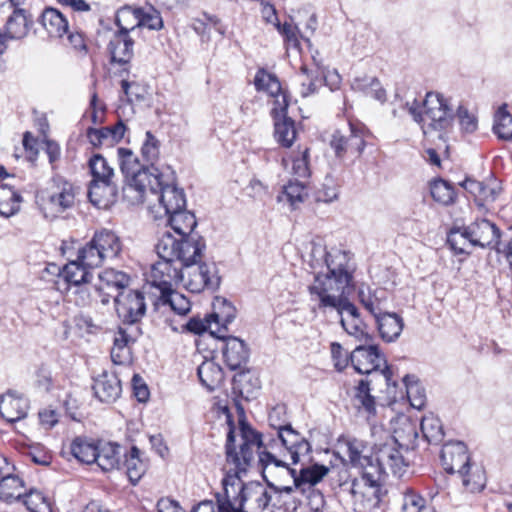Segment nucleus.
Returning a JSON list of instances; mask_svg holds the SVG:
<instances>
[{
    "mask_svg": "<svg viewBox=\"0 0 512 512\" xmlns=\"http://www.w3.org/2000/svg\"><path fill=\"white\" fill-rule=\"evenodd\" d=\"M205 248L204 239L198 235L176 238L169 231L163 232L155 245L160 260L152 266L151 277L168 286L171 281L183 280L182 269L201 261Z\"/></svg>",
    "mask_w": 512,
    "mask_h": 512,
    "instance_id": "nucleus-1",
    "label": "nucleus"
},
{
    "mask_svg": "<svg viewBox=\"0 0 512 512\" xmlns=\"http://www.w3.org/2000/svg\"><path fill=\"white\" fill-rule=\"evenodd\" d=\"M227 422L229 431L225 444L226 453V473L222 479V487L228 484L230 477H242L247 473L248 469L255 462V457L258 455L259 463L263 468V463L260 461V455L268 453L267 451H260L263 445L261 434L251 428L245 420L239 421V428L233 426L231 417L228 415Z\"/></svg>",
    "mask_w": 512,
    "mask_h": 512,
    "instance_id": "nucleus-2",
    "label": "nucleus"
},
{
    "mask_svg": "<svg viewBox=\"0 0 512 512\" xmlns=\"http://www.w3.org/2000/svg\"><path fill=\"white\" fill-rule=\"evenodd\" d=\"M260 461L263 463V478L279 496H289L293 492L313 489L329 472L327 466L313 464L301 468L297 474L286 462L277 459L272 453L261 454Z\"/></svg>",
    "mask_w": 512,
    "mask_h": 512,
    "instance_id": "nucleus-3",
    "label": "nucleus"
},
{
    "mask_svg": "<svg viewBox=\"0 0 512 512\" xmlns=\"http://www.w3.org/2000/svg\"><path fill=\"white\" fill-rule=\"evenodd\" d=\"M423 112L411 107L413 119L421 124L423 134L428 136L437 133L440 140H446L452 131L455 113L450 100L438 92H428L423 102Z\"/></svg>",
    "mask_w": 512,
    "mask_h": 512,
    "instance_id": "nucleus-4",
    "label": "nucleus"
},
{
    "mask_svg": "<svg viewBox=\"0 0 512 512\" xmlns=\"http://www.w3.org/2000/svg\"><path fill=\"white\" fill-rule=\"evenodd\" d=\"M229 479L223 490L235 512H262L268 506L271 496L261 483L244 484L242 479L234 476Z\"/></svg>",
    "mask_w": 512,
    "mask_h": 512,
    "instance_id": "nucleus-5",
    "label": "nucleus"
},
{
    "mask_svg": "<svg viewBox=\"0 0 512 512\" xmlns=\"http://www.w3.org/2000/svg\"><path fill=\"white\" fill-rule=\"evenodd\" d=\"M152 179L147 184V192L156 196L160 208L167 217L186 207V198L183 189L174 184V175L161 172L158 167H153Z\"/></svg>",
    "mask_w": 512,
    "mask_h": 512,
    "instance_id": "nucleus-6",
    "label": "nucleus"
},
{
    "mask_svg": "<svg viewBox=\"0 0 512 512\" xmlns=\"http://www.w3.org/2000/svg\"><path fill=\"white\" fill-rule=\"evenodd\" d=\"M369 135L370 132L364 125L349 122L347 130H336L332 134L330 147L337 159L354 162L361 157Z\"/></svg>",
    "mask_w": 512,
    "mask_h": 512,
    "instance_id": "nucleus-7",
    "label": "nucleus"
},
{
    "mask_svg": "<svg viewBox=\"0 0 512 512\" xmlns=\"http://www.w3.org/2000/svg\"><path fill=\"white\" fill-rule=\"evenodd\" d=\"M353 289L354 285L344 281L339 283L338 278L319 272L309 286V293L312 300L318 302L319 309H333L340 305Z\"/></svg>",
    "mask_w": 512,
    "mask_h": 512,
    "instance_id": "nucleus-8",
    "label": "nucleus"
},
{
    "mask_svg": "<svg viewBox=\"0 0 512 512\" xmlns=\"http://www.w3.org/2000/svg\"><path fill=\"white\" fill-rule=\"evenodd\" d=\"M350 363L359 374L383 376L390 385L392 372L386 365L385 356L376 345H360L350 354Z\"/></svg>",
    "mask_w": 512,
    "mask_h": 512,
    "instance_id": "nucleus-9",
    "label": "nucleus"
},
{
    "mask_svg": "<svg viewBox=\"0 0 512 512\" xmlns=\"http://www.w3.org/2000/svg\"><path fill=\"white\" fill-rule=\"evenodd\" d=\"M183 282L186 289L192 293H200L204 290L215 291L219 288L221 278L215 263L198 261L197 264L188 265L182 269Z\"/></svg>",
    "mask_w": 512,
    "mask_h": 512,
    "instance_id": "nucleus-10",
    "label": "nucleus"
},
{
    "mask_svg": "<svg viewBox=\"0 0 512 512\" xmlns=\"http://www.w3.org/2000/svg\"><path fill=\"white\" fill-rule=\"evenodd\" d=\"M324 258V263L327 268L325 274L339 279V283L348 282L354 285V273L356 270L353 255L349 251H344L337 248H332L326 251L325 248L314 247L312 250V257L316 255Z\"/></svg>",
    "mask_w": 512,
    "mask_h": 512,
    "instance_id": "nucleus-11",
    "label": "nucleus"
},
{
    "mask_svg": "<svg viewBox=\"0 0 512 512\" xmlns=\"http://www.w3.org/2000/svg\"><path fill=\"white\" fill-rule=\"evenodd\" d=\"M406 466L404 457L397 447V440L391 439L378 448L374 466H370L369 472L365 473V478L373 485L376 481H380L386 467H389L394 474H400Z\"/></svg>",
    "mask_w": 512,
    "mask_h": 512,
    "instance_id": "nucleus-12",
    "label": "nucleus"
},
{
    "mask_svg": "<svg viewBox=\"0 0 512 512\" xmlns=\"http://www.w3.org/2000/svg\"><path fill=\"white\" fill-rule=\"evenodd\" d=\"M42 201V209L45 217H57L74 205L75 189L73 184L61 177L54 178L51 191Z\"/></svg>",
    "mask_w": 512,
    "mask_h": 512,
    "instance_id": "nucleus-13",
    "label": "nucleus"
},
{
    "mask_svg": "<svg viewBox=\"0 0 512 512\" xmlns=\"http://www.w3.org/2000/svg\"><path fill=\"white\" fill-rule=\"evenodd\" d=\"M119 165L122 173L132 180L131 186L139 191L141 196L147 193V184L152 179L150 168L141 164L137 156L129 148H118L117 150Z\"/></svg>",
    "mask_w": 512,
    "mask_h": 512,
    "instance_id": "nucleus-14",
    "label": "nucleus"
},
{
    "mask_svg": "<svg viewBox=\"0 0 512 512\" xmlns=\"http://www.w3.org/2000/svg\"><path fill=\"white\" fill-rule=\"evenodd\" d=\"M114 298L117 315L124 324L132 325L139 322L146 313L143 293L139 291H120Z\"/></svg>",
    "mask_w": 512,
    "mask_h": 512,
    "instance_id": "nucleus-15",
    "label": "nucleus"
},
{
    "mask_svg": "<svg viewBox=\"0 0 512 512\" xmlns=\"http://www.w3.org/2000/svg\"><path fill=\"white\" fill-rule=\"evenodd\" d=\"M210 333L222 341L223 358L231 370L242 369L247 364L249 349L242 339L222 333V328L210 330Z\"/></svg>",
    "mask_w": 512,
    "mask_h": 512,
    "instance_id": "nucleus-16",
    "label": "nucleus"
},
{
    "mask_svg": "<svg viewBox=\"0 0 512 512\" xmlns=\"http://www.w3.org/2000/svg\"><path fill=\"white\" fill-rule=\"evenodd\" d=\"M466 232L470 236V246L494 249L499 253L501 249L500 230L486 219L477 220L467 226Z\"/></svg>",
    "mask_w": 512,
    "mask_h": 512,
    "instance_id": "nucleus-17",
    "label": "nucleus"
},
{
    "mask_svg": "<svg viewBox=\"0 0 512 512\" xmlns=\"http://www.w3.org/2000/svg\"><path fill=\"white\" fill-rule=\"evenodd\" d=\"M14 469L6 457H0V499L6 503L21 500L24 494V482Z\"/></svg>",
    "mask_w": 512,
    "mask_h": 512,
    "instance_id": "nucleus-18",
    "label": "nucleus"
},
{
    "mask_svg": "<svg viewBox=\"0 0 512 512\" xmlns=\"http://www.w3.org/2000/svg\"><path fill=\"white\" fill-rule=\"evenodd\" d=\"M107 50L110 55L111 64H117L122 67L121 72L129 73L130 61L134 55V40L125 33L114 32Z\"/></svg>",
    "mask_w": 512,
    "mask_h": 512,
    "instance_id": "nucleus-19",
    "label": "nucleus"
},
{
    "mask_svg": "<svg viewBox=\"0 0 512 512\" xmlns=\"http://www.w3.org/2000/svg\"><path fill=\"white\" fill-rule=\"evenodd\" d=\"M441 462L447 473H463L470 465L467 446L461 441L448 442L441 450Z\"/></svg>",
    "mask_w": 512,
    "mask_h": 512,
    "instance_id": "nucleus-20",
    "label": "nucleus"
},
{
    "mask_svg": "<svg viewBox=\"0 0 512 512\" xmlns=\"http://www.w3.org/2000/svg\"><path fill=\"white\" fill-rule=\"evenodd\" d=\"M277 434L283 447L289 453L292 464L299 463L301 457L308 455L311 451L310 443L290 425L279 427Z\"/></svg>",
    "mask_w": 512,
    "mask_h": 512,
    "instance_id": "nucleus-21",
    "label": "nucleus"
},
{
    "mask_svg": "<svg viewBox=\"0 0 512 512\" xmlns=\"http://www.w3.org/2000/svg\"><path fill=\"white\" fill-rule=\"evenodd\" d=\"M95 397L103 403H113L121 395L122 387L118 376L113 372L104 371L94 380Z\"/></svg>",
    "mask_w": 512,
    "mask_h": 512,
    "instance_id": "nucleus-22",
    "label": "nucleus"
},
{
    "mask_svg": "<svg viewBox=\"0 0 512 512\" xmlns=\"http://www.w3.org/2000/svg\"><path fill=\"white\" fill-rule=\"evenodd\" d=\"M460 185L474 197L476 205L483 209L486 204L494 202L500 194V187L496 182L483 183L466 178Z\"/></svg>",
    "mask_w": 512,
    "mask_h": 512,
    "instance_id": "nucleus-23",
    "label": "nucleus"
},
{
    "mask_svg": "<svg viewBox=\"0 0 512 512\" xmlns=\"http://www.w3.org/2000/svg\"><path fill=\"white\" fill-rule=\"evenodd\" d=\"M32 25L31 14L25 9L15 8L5 23L3 33L9 40H21L28 35Z\"/></svg>",
    "mask_w": 512,
    "mask_h": 512,
    "instance_id": "nucleus-24",
    "label": "nucleus"
},
{
    "mask_svg": "<svg viewBox=\"0 0 512 512\" xmlns=\"http://www.w3.org/2000/svg\"><path fill=\"white\" fill-rule=\"evenodd\" d=\"M125 132L126 126L122 120H119L111 127L89 128L87 130V137L89 142L95 147H111L122 140Z\"/></svg>",
    "mask_w": 512,
    "mask_h": 512,
    "instance_id": "nucleus-25",
    "label": "nucleus"
},
{
    "mask_svg": "<svg viewBox=\"0 0 512 512\" xmlns=\"http://www.w3.org/2000/svg\"><path fill=\"white\" fill-rule=\"evenodd\" d=\"M135 341L136 337L132 335L129 328L119 327L115 333L111 349L113 363L118 365L129 363L132 355V345Z\"/></svg>",
    "mask_w": 512,
    "mask_h": 512,
    "instance_id": "nucleus-26",
    "label": "nucleus"
},
{
    "mask_svg": "<svg viewBox=\"0 0 512 512\" xmlns=\"http://www.w3.org/2000/svg\"><path fill=\"white\" fill-rule=\"evenodd\" d=\"M153 286L159 288L160 300L164 305H169L173 311L179 315H185L190 311V302L181 294L173 290V286L179 281H171L170 285L160 283L155 277H151Z\"/></svg>",
    "mask_w": 512,
    "mask_h": 512,
    "instance_id": "nucleus-27",
    "label": "nucleus"
},
{
    "mask_svg": "<svg viewBox=\"0 0 512 512\" xmlns=\"http://www.w3.org/2000/svg\"><path fill=\"white\" fill-rule=\"evenodd\" d=\"M346 455L353 467L360 468L362 471L369 472L370 466H374V461L367 445L356 438L345 442Z\"/></svg>",
    "mask_w": 512,
    "mask_h": 512,
    "instance_id": "nucleus-28",
    "label": "nucleus"
},
{
    "mask_svg": "<svg viewBox=\"0 0 512 512\" xmlns=\"http://www.w3.org/2000/svg\"><path fill=\"white\" fill-rule=\"evenodd\" d=\"M28 402L26 399L8 392L0 398V414L10 423L17 422L26 417Z\"/></svg>",
    "mask_w": 512,
    "mask_h": 512,
    "instance_id": "nucleus-29",
    "label": "nucleus"
},
{
    "mask_svg": "<svg viewBox=\"0 0 512 512\" xmlns=\"http://www.w3.org/2000/svg\"><path fill=\"white\" fill-rule=\"evenodd\" d=\"M88 197L94 206L106 209L115 202L116 187L112 181L92 180L88 190Z\"/></svg>",
    "mask_w": 512,
    "mask_h": 512,
    "instance_id": "nucleus-30",
    "label": "nucleus"
},
{
    "mask_svg": "<svg viewBox=\"0 0 512 512\" xmlns=\"http://www.w3.org/2000/svg\"><path fill=\"white\" fill-rule=\"evenodd\" d=\"M380 337L386 342H393L399 338L404 327L403 318L394 312H384L374 318Z\"/></svg>",
    "mask_w": 512,
    "mask_h": 512,
    "instance_id": "nucleus-31",
    "label": "nucleus"
},
{
    "mask_svg": "<svg viewBox=\"0 0 512 512\" xmlns=\"http://www.w3.org/2000/svg\"><path fill=\"white\" fill-rule=\"evenodd\" d=\"M93 243L97 244L104 261L117 258L122 251V242L113 231L102 229L93 235Z\"/></svg>",
    "mask_w": 512,
    "mask_h": 512,
    "instance_id": "nucleus-32",
    "label": "nucleus"
},
{
    "mask_svg": "<svg viewBox=\"0 0 512 512\" xmlns=\"http://www.w3.org/2000/svg\"><path fill=\"white\" fill-rule=\"evenodd\" d=\"M39 21L50 37L61 38L68 33L69 25L66 17L55 8H45Z\"/></svg>",
    "mask_w": 512,
    "mask_h": 512,
    "instance_id": "nucleus-33",
    "label": "nucleus"
},
{
    "mask_svg": "<svg viewBox=\"0 0 512 512\" xmlns=\"http://www.w3.org/2000/svg\"><path fill=\"white\" fill-rule=\"evenodd\" d=\"M358 298L363 307L376 318L386 312L387 291L383 288L371 290L370 288H360Z\"/></svg>",
    "mask_w": 512,
    "mask_h": 512,
    "instance_id": "nucleus-34",
    "label": "nucleus"
},
{
    "mask_svg": "<svg viewBox=\"0 0 512 512\" xmlns=\"http://www.w3.org/2000/svg\"><path fill=\"white\" fill-rule=\"evenodd\" d=\"M121 447L113 443L98 442L96 463L101 470L107 472L114 469H119L121 465Z\"/></svg>",
    "mask_w": 512,
    "mask_h": 512,
    "instance_id": "nucleus-35",
    "label": "nucleus"
},
{
    "mask_svg": "<svg viewBox=\"0 0 512 512\" xmlns=\"http://www.w3.org/2000/svg\"><path fill=\"white\" fill-rule=\"evenodd\" d=\"M99 282V285L94 287L95 293L111 289L126 291L125 288L130 283V277L122 271L108 268L99 274Z\"/></svg>",
    "mask_w": 512,
    "mask_h": 512,
    "instance_id": "nucleus-36",
    "label": "nucleus"
},
{
    "mask_svg": "<svg viewBox=\"0 0 512 512\" xmlns=\"http://www.w3.org/2000/svg\"><path fill=\"white\" fill-rule=\"evenodd\" d=\"M166 225L169 226L179 237H185L192 234L197 225V221L192 212L183 208L167 216Z\"/></svg>",
    "mask_w": 512,
    "mask_h": 512,
    "instance_id": "nucleus-37",
    "label": "nucleus"
},
{
    "mask_svg": "<svg viewBox=\"0 0 512 512\" xmlns=\"http://www.w3.org/2000/svg\"><path fill=\"white\" fill-rule=\"evenodd\" d=\"M89 269V267L82 265L76 258V260L70 261L63 267L59 276L66 282L68 289L70 286L75 287L80 284H88L92 277Z\"/></svg>",
    "mask_w": 512,
    "mask_h": 512,
    "instance_id": "nucleus-38",
    "label": "nucleus"
},
{
    "mask_svg": "<svg viewBox=\"0 0 512 512\" xmlns=\"http://www.w3.org/2000/svg\"><path fill=\"white\" fill-rule=\"evenodd\" d=\"M236 317L235 307L223 297H215L213 301V312L210 318L214 319L217 328H222V333L227 332V325Z\"/></svg>",
    "mask_w": 512,
    "mask_h": 512,
    "instance_id": "nucleus-39",
    "label": "nucleus"
},
{
    "mask_svg": "<svg viewBox=\"0 0 512 512\" xmlns=\"http://www.w3.org/2000/svg\"><path fill=\"white\" fill-rule=\"evenodd\" d=\"M97 447L98 442L92 439L76 437L70 445V451L79 462L93 464L97 460Z\"/></svg>",
    "mask_w": 512,
    "mask_h": 512,
    "instance_id": "nucleus-40",
    "label": "nucleus"
},
{
    "mask_svg": "<svg viewBox=\"0 0 512 512\" xmlns=\"http://www.w3.org/2000/svg\"><path fill=\"white\" fill-rule=\"evenodd\" d=\"M124 467L130 482L135 485L145 474L147 463L141 458V451L133 446L129 454H125Z\"/></svg>",
    "mask_w": 512,
    "mask_h": 512,
    "instance_id": "nucleus-41",
    "label": "nucleus"
},
{
    "mask_svg": "<svg viewBox=\"0 0 512 512\" xmlns=\"http://www.w3.org/2000/svg\"><path fill=\"white\" fill-rule=\"evenodd\" d=\"M22 200V196L14 188L0 186V215L8 218L18 213Z\"/></svg>",
    "mask_w": 512,
    "mask_h": 512,
    "instance_id": "nucleus-42",
    "label": "nucleus"
},
{
    "mask_svg": "<svg viewBox=\"0 0 512 512\" xmlns=\"http://www.w3.org/2000/svg\"><path fill=\"white\" fill-rule=\"evenodd\" d=\"M420 429L428 443L439 444L444 438L441 420L432 413L422 417Z\"/></svg>",
    "mask_w": 512,
    "mask_h": 512,
    "instance_id": "nucleus-43",
    "label": "nucleus"
},
{
    "mask_svg": "<svg viewBox=\"0 0 512 512\" xmlns=\"http://www.w3.org/2000/svg\"><path fill=\"white\" fill-rule=\"evenodd\" d=\"M462 478V484L471 493L480 492L486 485L485 471L481 466L472 465L459 473Z\"/></svg>",
    "mask_w": 512,
    "mask_h": 512,
    "instance_id": "nucleus-44",
    "label": "nucleus"
},
{
    "mask_svg": "<svg viewBox=\"0 0 512 512\" xmlns=\"http://www.w3.org/2000/svg\"><path fill=\"white\" fill-rule=\"evenodd\" d=\"M198 377L208 390L212 391L217 387L222 379V368L213 361L203 362L197 369Z\"/></svg>",
    "mask_w": 512,
    "mask_h": 512,
    "instance_id": "nucleus-45",
    "label": "nucleus"
},
{
    "mask_svg": "<svg viewBox=\"0 0 512 512\" xmlns=\"http://www.w3.org/2000/svg\"><path fill=\"white\" fill-rule=\"evenodd\" d=\"M274 137L283 147H291L296 139L294 120L290 117L275 119Z\"/></svg>",
    "mask_w": 512,
    "mask_h": 512,
    "instance_id": "nucleus-46",
    "label": "nucleus"
},
{
    "mask_svg": "<svg viewBox=\"0 0 512 512\" xmlns=\"http://www.w3.org/2000/svg\"><path fill=\"white\" fill-rule=\"evenodd\" d=\"M493 132L499 139L512 140V115L507 111V105H501L494 116Z\"/></svg>",
    "mask_w": 512,
    "mask_h": 512,
    "instance_id": "nucleus-47",
    "label": "nucleus"
},
{
    "mask_svg": "<svg viewBox=\"0 0 512 512\" xmlns=\"http://www.w3.org/2000/svg\"><path fill=\"white\" fill-rule=\"evenodd\" d=\"M351 88L354 91L365 92L379 101H384L386 98L385 90L380 86V82L376 77L363 76L357 77L352 81Z\"/></svg>",
    "mask_w": 512,
    "mask_h": 512,
    "instance_id": "nucleus-48",
    "label": "nucleus"
},
{
    "mask_svg": "<svg viewBox=\"0 0 512 512\" xmlns=\"http://www.w3.org/2000/svg\"><path fill=\"white\" fill-rule=\"evenodd\" d=\"M139 8L132 6H124L117 11L116 14V25L119 29L116 31L117 33H125L128 34L139 27L138 15Z\"/></svg>",
    "mask_w": 512,
    "mask_h": 512,
    "instance_id": "nucleus-49",
    "label": "nucleus"
},
{
    "mask_svg": "<svg viewBox=\"0 0 512 512\" xmlns=\"http://www.w3.org/2000/svg\"><path fill=\"white\" fill-rule=\"evenodd\" d=\"M286 497L292 499L294 508H296L297 503L301 504L305 500L312 512H319L325 504L323 494L316 488L293 492L292 495Z\"/></svg>",
    "mask_w": 512,
    "mask_h": 512,
    "instance_id": "nucleus-50",
    "label": "nucleus"
},
{
    "mask_svg": "<svg viewBox=\"0 0 512 512\" xmlns=\"http://www.w3.org/2000/svg\"><path fill=\"white\" fill-rule=\"evenodd\" d=\"M403 382L411 406L416 409H421L426 402L425 389L421 386L415 375H405Z\"/></svg>",
    "mask_w": 512,
    "mask_h": 512,
    "instance_id": "nucleus-51",
    "label": "nucleus"
},
{
    "mask_svg": "<svg viewBox=\"0 0 512 512\" xmlns=\"http://www.w3.org/2000/svg\"><path fill=\"white\" fill-rule=\"evenodd\" d=\"M77 259L82 265L90 269L97 268L104 263L101 252L97 244L93 243V238L87 242L83 247L79 248L77 252Z\"/></svg>",
    "mask_w": 512,
    "mask_h": 512,
    "instance_id": "nucleus-52",
    "label": "nucleus"
},
{
    "mask_svg": "<svg viewBox=\"0 0 512 512\" xmlns=\"http://www.w3.org/2000/svg\"><path fill=\"white\" fill-rule=\"evenodd\" d=\"M141 155L146 165L150 168V171L154 172L153 167H156L155 163L160 155V142L151 131H147L145 134V140L141 147Z\"/></svg>",
    "mask_w": 512,
    "mask_h": 512,
    "instance_id": "nucleus-53",
    "label": "nucleus"
},
{
    "mask_svg": "<svg viewBox=\"0 0 512 512\" xmlns=\"http://www.w3.org/2000/svg\"><path fill=\"white\" fill-rule=\"evenodd\" d=\"M468 227H453L447 236V244L455 254H469L467 246L470 245V236L466 233Z\"/></svg>",
    "mask_w": 512,
    "mask_h": 512,
    "instance_id": "nucleus-54",
    "label": "nucleus"
},
{
    "mask_svg": "<svg viewBox=\"0 0 512 512\" xmlns=\"http://www.w3.org/2000/svg\"><path fill=\"white\" fill-rule=\"evenodd\" d=\"M254 85L258 91H265L269 95L281 92L282 86L275 74H272L261 68L257 71L254 78Z\"/></svg>",
    "mask_w": 512,
    "mask_h": 512,
    "instance_id": "nucleus-55",
    "label": "nucleus"
},
{
    "mask_svg": "<svg viewBox=\"0 0 512 512\" xmlns=\"http://www.w3.org/2000/svg\"><path fill=\"white\" fill-rule=\"evenodd\" d=\"M88 165L93 177L92 180L104 182L112 181V177L114 176L113 168L108 165L106 159L102 155L95 154L92 156L88 162Z\"/></svg>",
    "mask_w": 512,
    "mask_h": 512,
    "instance_id": "nucleus-56",
    "label": "nucleus"
},
{
    "mask_svg": "<svg viewBox=\"0 0 512 512\" xmlns=\"http://www.w3.org/2000/svg\"><path fill=\"white\" fill-rule=\"evenodd\" d=\"M430 190L432 198L442 205H450L455 201L454 187L443 179L434 181Z\"/></svg>",
    "mask_w": 512,
    "mask_h": 512,
    "instance_id": "nucleus-57",
    "label": "nucleus"
},
{
    "mask_svg": "<svg viewBox=\"0 0 512 512\" xmlns=\"http://www.w3.org/2000/svg\"><path fill=\"white\" fill-rule=\"evenodd\" d=\"M22 501L31 512H52L50 503L46 497L37 490H30L23 494Z\"/></svg>",
    "mask_w": 512,
    "mask_h": 512,
    "instance_id": "nucleus-58",
    "label": "nucleus"
},
{
    "mask_svg": "<svg viewBox=\"0 0 512 512\" xmlns=\"http://www.w3.org/2000/svg\"><path fill=\"white\" fill-rule=\"evenodd\" d=\"M217 503L211 500H205L200 502L194 507L192 512H235L233 506L229 504L228 499L225 497V491L217 493Z\"/></svg>",
    "mask_w": 512,
    "mask_h": 512,
    "instance_id": "nucleus-59",
    "label": "nucleus"
},
{
    "mask_svg": "<svg viewBox=\"0 0 512 512\" xmlns=\"http://www.w3.org/2000/svg\"><path fill=\"white\" fill-rule=\"evenodd\" d=\"M194 30L203 38L206 37L207 40L211 38L213 33L224 34V29L219 19L208 15H204V20H198L194 23Z\"/></svg>",
    "mask_w": 512,
    "mask_h": 512,
    "instance_id": "nucleus-60",
    "label": "nucleus"
},
{
    "mask_svg": "<svg viewBox=\"0 0 512 512\" xmlns=\"http://www.w3.org/2000/svg\"><path fill=\"white\" fill-rule=\"evenodd\" d=\"M340 324L347 334L353 336L359 341L368 342L371 337L367 331V325L359 319H340Z\"/></svg>",
    "mask_w": 512,
    "mask_h": 512,
    "instance_id": "nucleus-61",
    "label": "nucleus"
},
{
    "mask_svg": "<svg viewBox=\"0 0 512 512\" xmlns=\"http://www.w3.org/2000/svg\"><path fill=\"white\" fill-rule=\"evenodd\" d=\"M284 194L291 206L295 208L299 203L305 200L307 190L304 182L297 179L296 181H289V183L284 186Z\"/></svg>",
    "mask_w": 512,
    "mask_h": 512,
    "instance_id": "nucleus-62",
    "label": "nucleus"
},
{
    "mask_svg": "<svg viewBox=\"0 0 512 512\" xmlns=\"http://www.w3.org/2000/svg\"><path fill=\"white\" fill-rule=\"evenodd\" d=\"M454 113L462 132L471 134L477 130L478 119L466 106L459 105Z\"/></svg>",
    "mask_w": 512,
    "mask_h": 512,
    "instance_id": "nucleus-63",
    "label": "nucleus"
},
{
    "mask_svg": "<svg viewBox=\"0 0 512 512\" xmlns=\"http://www.w3.org/2000/svg\"><path fill=\"white\" fill-rule=\"evenodd\" d=\"M138 15L139 19L137 23H139V27H146L151 30H158L163 25L160 13L152 7L147 9L139 8Z\"/></svg>",
    "mask_w": 512,
    "mask_h": 512,
    "instance_id": "nucleus-64",
    "label": "nucleus"
}]
</instances>
